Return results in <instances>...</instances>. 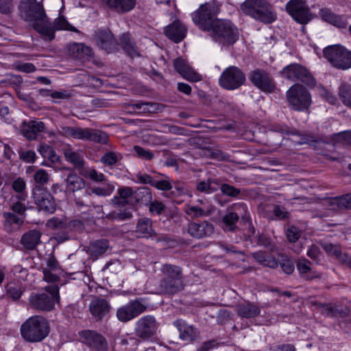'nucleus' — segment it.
Listing matches in <instances>:
<instances>
[{"mask_svg":"<svg viewBox=\"0 0 351 351\" xmlns=\"http://www.w3.org/2000/svg\"><path fill=\"white\" fill-rule=\"evenodd\" d=\"M108 247L109 242L107 239H99L90 243L88 250L92 256L98 257L106 253Z\"/></svg>","mask_w":351,"mask_h":351,"instance_id":"38","label":"nucleus"},{"mask_svg":"<svg viewBox=\"0 0 351 351\" xmlns=\"http://www.w3.org/2000/svg\"><path fill=\"white\" fill-rule=\"evenodd\" d=\"M173 325L180 332V338L184 341H194L199 336V330L193 326L189 325L185 321L178 319L173 322Z\"/></svg>","mask_w":351,"mask_h":351,"instance_id":"26","label":"nucleus"},{"mask_svg":"<svg viewBox=\"0 0 351 351\" xmlns=\"http://www.w3.org/2000/svg\"><path fill=\"white\" fill-rule=\"evenodd\" d=\"M186 27L179 20H175L167 26L165 30L166 36L176 43L182 42L186 37Z\"/></svg>","mask_w":351,"mask_h":351,"instance_id":"25","label":"nucleus"},{"mask_svg":"<svg viewBox=\"0 0 351 351\" xmlns=\"http://www.w3.org/2000/svg\"><path fill=\"white\" fill-rule=\"evenodd\" d=\"M286 235L290 242L295 243L300 237V231L298 228L293 226L287 228Z\"/></svg>","mask_w":351,"mask_h":351,"instance_id":"62","label":"nucleus"},{"mask_svg":"<svg viewBox=\"0 0 351 351\" xmlns=\"http://www.w3.org/2000/svg\"><path fill=\"white\" fill-rule=\"evenodd\" d=\"M249 79L254 86L263 93H273L276 89L274 79L264 69H256L251 71Z\"/></svg>","mask_w":351,"mask_h":351,"instance_id":"14","label":"nucleus"},{"mask_svg":"<svg viewBox=\"0 0 351 351\" xmlns=\"http://www.w3.org/2000/svg\"><path fill=\"white\" fill-rule=\"evenodd\" d=\"M41 232L38 230H30L25 232L20 240V243L23 248L28 251L36 249L40 243Z\"/></svg>","mask_w":351,"mask_h":351,"instance_id":"30","label":"nucleus"},{"mask_svg":"<svg viewBox=\"0 0 351 351\" xmlns=\"http://www.w3.org/2000/svg\"><path fill=\"white\" fill-rule=\"evenodd\" d=\"M280 75L283 78L292 82L300 81L310 88H314L316 85V80L309 71L298 63H292L284 67Z\"/></svg>","mask_w":351,"mask_h":351,"instance_id":"10","label":"nucleus"},{"mask_svg":"<svg viewBox=\"0 0 351 351\" xmlns=\"http://www.w3.org/2000/svg\"><path fill=\"white\" fill-rule=\"evenodd\" d=\"M123 158L122 155L119 152H108L101 158V162L106 166H113Z\"/></svg>","mask_w":351,"mask_h":351,"instance_id":"50","label":"nucleus"},{"mask_svg":"<svg viewBox=\"0 0 351 351\" xmlns=\"http://www.w3.org/2000/svg\"><path fill=\"white\" fill-rule=\"evenodd\" d=\"M321 245L328 255L335 256L339 261L343 255L339 245L324 242L321 243Z\"/></svg>","mask_w":351,"mask_h":351,"instance_id":"52","label":"nucleus"},{"mask_svg":"<svg viewBox=\"0 0 351 351\" xmlns=\"http://www.w3.org/2000/svg\"><path fill=\"white\" fill-rule=\"evenodd\" d=\"M240 9L245 15L264 24H271L277 19V13L267 0H245Z\"/></svg>","mask_w":351,"mask_h":351,"instance_id":"2","label":"nucleus"},{"mask_svg":"<svg viewBox=\"0 0 351 351\" xmlns=\"http://www.w3.org/2000/svg\"><path fill=\"white\" fill-rule=\"evenodd\" d=\"M258 243L271 251H274L276 247L274 241L269 236L264 234H262L258 237Z\"/></svg>","mask_w":351,"mask_h":351,"instance_id":"59","label":"nucleus"},{"mask_svg":"<svg viewBox=\"0 0 351 351\" xmlns=\"http://www.w3.org/2000/svg\"><path fill=\"white\" fill-rule=\"evenodd\" d=\"M152 199L151 189L148 187L138 188L134 193V199L136 203L147 206L152 201Z\"/></svg>","mask_w":351,"mask_h":351,"instance_id":"39","label":"nucleus"},{"mask_svg":"<svg viewBox=\"0 0 351 351\" xmlns=\"http://www.w3.org/2000/svg\"><path fill=\"white\" fill-rule=\"evenodd\" d=\"M50 25L53 29V37H51V36H43V37H45L46 40H48L49 41L54 39L55 32L56 30L64 29L71 31L73 32H79V30L75 27H73L72 25H71L64 16H60L57 18L56 19H55L53 23H51L50 21Z\"/></svg>","mask_w":351,"mask_h":351,"instance_id":"35","label":"nucleus"},{"mask_svg":"<svg viewBox=\"0 0 351 351\" xmlns=\"http://www.w3.org/2000/svg\"><path fill=\"white\" fill-rule=\"evenodd\" d=\"M272 212L275 217L280 220L287 219L290 217V213L285 207L280 205H274Z\"/></svg>","mask_w":351,"mask_h":351,"instance_id":"58","label":"nucleus"},{"mask_svg":"<svg viewBox=\"0 0 351 351\" xmlns=\"http://www.w3.org/2000/svg\"><path fill=\"white\" fill-rule=\"evenodd\" d=\"M94 38L97 47L108 53L115 52L119 49V44L109 29L97 30Z\"/></svg>","mask_w":351,"mask_h":351,"instance_id":"17","label":"nucleus"},{"mask_svg":"<svg viewBox=\"0 0 351 351\" xmlns=\"http://www.w3.org/2000/svg\"><path fill=\"white\" fill-rule=\"evenodd\" d=\"M152 186L160 191H169L173 189L169 178L165 174L156 175Z\"/></svg>","mask_w":351,"mask_h":351,"instance_id":"48","label":"nucleus"},{"mask_svg":"<svg viewBox=\"0 0 351 351\" xmlns=\"http://www.w3.org/2000/svg\"><path fill=\"white\" fill-rule=\"evenodd\" d=\"M24 289L22 286L16 283H10L7 286V295L14 300H19Z\"/></svg>","mask_w":351,"mask_h":351,"instance_id":"53","label":"nucleus"},{"mask_svg":"<svg viewBox=\"0 0 351 351\" xmlns=\"http://www.w3.org/2000/svg\"><path fill=\"white\" fill-rule=\"evenodd\" d=\"M215 43L221 47L233 45L239 37V29L230 21L217 19L208 32Z\"/></svg>","mask_w":351,"mask_h":351,"instance_id":"3","label":"nucleus"},{"mask_svg":"<svg viewBox=\"0 0 351 351\" xmlns=\"http://www.w3.org/2000/svg\"><path fill=\"white\" fill-rule=\"evenodd\" d=\"M12 187L17 193L15 197L18 200L25 201L27 197L25 192L26 183L22 178H17L12 182Z\"/></svg>","mask_w":351,"mask_h":351,"instance_id":"44","label":"nucleus"},{"mask_svg":"<svg viewBox=\"0 0 351 351\" xmlns=\"http://www.w3.org/2000/svg\"><path fill=\"white\" fill-rule=\"evenodd\" d=\"M173 66L175 70L185 80L197 82L202 80V76L197 73L188 63L182 58H176L174 60Z\"/></svg>","mask_w":351,"mask_h":351,"instance_id":"21","label":"nucleus"},{"mask_svg":"<svg viewBox=\"0 0 351 351\" xmlns=\"http://www.w3.org/2000/svg\"><path fill=\"white\" fill-rule=\"evenodd\" d=\"M324 206L335 213L351 209V193L325 199Z\"/></svg>","mask_w":351,"mask_h":351,"instance_id":"24","label":"nucleus"},{"mask_svg":"<svg viewBox=\"0 0 351 351\" xmlns=\"http://www.w3.org/2000/svg\"><path fill=\"white\" fill-rule=\"evenodd\" d=\"M82 341L89 348L97 351H104L107 349L108 343L105 337L93 330H84L79 332Z\"/></svg>","mask_w":351,"mask_h":351,"instance_id":"18","label":"nucleus"},{"mask_svg":"<svg viewBox=\"0 0 351 351\" xmlns=\"http://www.w3.org/2000/svg\"><path fill=\"white\" fill-rule=\"evenodd\" d=\"M19 158L25 162H34L36 158V153L32 150L19 152Z\"/></svg>","mask_w":351,"mask_h":351,"instance_id":"63","label":"nucleus"},{"mask_svg":"<svg viewBox=\"0 0 351 351\" xmlns=\"http://www.w3.org/2000/svg\"><path fill=\"white\" fill-rule=\"evenodd\" d=\"M120 45L124 51L131 58L140 56L138 48L132 40L130 34H123L120 37Z\"/></svg>","mask_w":351,"mask_h":351,"instance_id":"36","label":"nucleus"},{"mask_svg":"<svg viewBox=\"0 0 351 351\" xmlns=\"http://www.w3.org/2000/svg\"><path fill=\"white\" fill-rule=\"evenodd\" d=\"M239 219H237L230 213H227L222 217L221 227L225 232H235L238 229L237 222Z\"/></svg>","mask_w":351,"mask_h":351,"instance_id":"45","label":"nucleus"},{"mask_svg":"<svg viewBox=\"0 0 351 351\" xmlns=\"http://www.w3.org/2000/svg\"><path fill=\"white\" fill-rule=\"evenodd\" d=\"M101 213L103 215H104V213L101 210ZM132 214L130 213H117L115 211L110 213L107 215H102V218H106L108 219H118V220H125L130 219L132 217Z\"/></svg>","mask_w":351,"mask_h":351,"instance_id":"60","label":"nucleus"},{"mask_svg":"<svg viewBox=\"0 0 351 351\" xmlns=\"http://www.w3.org/2000/svg\"><path fill=\"white\" fill-rule=\"evenodd\" d=\"M133 150L136 155L141 159L152 160L154 158V154L151 150L145 149L139 145H134Z\"/></svg>","mask_w":351,"mask_h":351,"instance_id":"56","label":"nucleus"},{"mask_svg":"<svg viewBox=\"0 0 351 351\" xmlns=\"http://www.w3.org/2000/svg\"><path fill=\"white\" fill-rule=\"evenodd\" d=\"M286 10L298 23L306 25L313 19L310 8L302 0H290L286 4Z\"/></svg>","mask_w":351,"mask_h":351,"instance_id":"15","label":"nucleus"},{"mask_svg":"<svg viewBox=\"0 0 351 351\" xmlns=\"http://www.w3.org/2000/svg\"><path fill=\"white\" fill-rule=\"evenodd\" d=\"M324 56L332 66L342 70L351 68V51L341 45L326 47Z\"/></svg>","mask_w":351,"mask_h":351,"instance_id":"9","label":"nucleus"},{"mask_svg":"<svg viewBox=\"0 0 351 351\" xmlns=\"http://www.w3.org/2000/svg\"><path fill=\"white\" fill-rule=\"evenodd\" d=\"M43 293H32L29 298L32 308L39 311H51L60 302L59 287L56 285L46 286Z\"/></svg>","mask_w":351,"mask_h":351,"instance_id":"6","label":"nucleus"},{"mask_svg":"<svg viewBox=\"0 0 351 351\" xmlns=\"http://www.w3.org/2000/svg\"><path fill=\"white\" fill-rule=\"evenodd\" d=\"M227 211L237 219H244L247 213V207L245 204L239 202L228 207Z\"/></svg>","mask_w":351,"mask_h":351,"instance_id":"47","label":"nucleus"},{"mask_svg":"<svg viewBox=\"0 0 351 351\" xmlns=\"http://www.w3.org/2000/svg\"><path fill=\"white\" fill-rule=\"evenodd\" d=\"M111 10L118 14L128 12L134 9L136 0H102Z\"/></svg>","mask_w":351,"mask_h":351,"instance_id":"31","label":"nucleus"},{"mask_svg":"<svg viewBox=\"0 0 351 351\" xmlns=\"http://www.w3.org/2000/svg\"><path fill=\"white\" fill-rule=\"evenodd\" d=\"M245 80V75L241 69L236 66H230L221 73L219 84L223 88L232 90L243 85Z\"/></svg>","mask_w":351,"mask_h":351,"instance_id":"11","label":"nucleus"},{"mask_svg":"<svg viewBox=\"0 0 351 351\" xmlns=\"http://www.w3.org/2000/svg\"><path fill=\"white\" fill-rule=\"evenodd\" d=\"M158 329L156 318L150 315L143 316L138 319L135 324V335L143 340H148L153 337Z\"/></svg>","mask_w":351,"mask_h":351,"instance_id":"16","label":"nucleus"},{"mask_svg":"<svg viewBox=\"0 0 351 351\" xmlns=\"http://www.w3.org/2000/svg\"><path fill=\"white\" fill-rule=\"evenodd\" d=\"M254 258L260 264L275 269L278 266V261L271 254L265 252H258L254 254Z\"/></svg>","mask_w":351,"mask_h":351,"instance_id":"41","label":"nucleus"},{"mask_svg":"<svg viewBox=\"0 0 351 351\" xmlns=\"http://www.w3.org/2000/svg\"><path fill=\"white\" fill-rule=\"evenodd\" d=\"M235 310L239 317L245 319L256 317L261 313V308L256 304L247 300L239 302Z\"/></svg>","mask_w":351,"mask_h":351,"instance_id":"27","label":"nucleus"},{"mask_svg":"<svg viewBox=\"0 0 351 351\" xmlns=\"http://www.w3.org/2000/svg\"><path fill=\"white\" fill-rule=\"evenodd\" d=\"M339 96L342 103L351 109V86L341 84L339 88Z\"/></svg>","mask_w":351,"mask_h":351,"instance_id":"49","label":"nucleus"},{"mask_svg":"<svg viewBox=\"0 0 351 351\" xmlns=\"http://www.w3.org/2000/svg\"><path fill=\"white\" fill-rule=\"evenodd\" d=\"M49 173L43 169L36 171L33 176V179L36 184V186H40V187L47 184L49 181Z\"/></svg>","mask_w":351,"mask_h":351,"instance_id":"54","label":"nucleus"},{"mask_svg":"<svg viewBox=\"0 0 351 351\" xmlns=\"http://www.w3.org/2000/svg\"><path fill=\"white\" fill-rule=\"evenodd\" d=\"M66 191L70 195L82 191L86 185L85 180L75 173H70L65 180Z\"/></svg>","mask_w":351,"mask_h":351,"instance_id":"32","label":"nucleus"},{"mask_svg":"<svg viewBox=\"0 0 351 351\" xmlns=\"http://www.w3.org/2000/svg\"><path fill=\"white\" fill-rule=\"evenodd\" d=\"M271 130L281 134L298 136L300 138L298 141L300 144H308L317 141L316 136L313 134L309 132H301L297 130H291L290 128L285 124H273L271 125Z\"/></svg>","mask_w":351,"mask_h":351,"instance_id":"23","label":"nucleus"},{"mask_svg":"<svg viewBox=\"0 0 351 351\" xmlns=\"http://www.w3.org/2000/svg\"><path fill=\"white\" fill-rule=\"evenodd\" d=\"M45 130V123L37 120L25 123L22 129L23 134L28 140H35L38 134Z\"/></svg>","mask_w":351,"mask_h":351,"instance_id":"33","label":"nucleus"},{"mask_svg":"<svg viewBox=\"0 0 351 351\" xmlns=\"http://www.w3.org/2000/svg\"><path fill=\"white\" fill-rule=\"evenodd\" d=\"M64 154L66 161L72 164L75 168L82 169L84 167V160L80 153L68 148L64 149Z\"/></svg>","mask_w":351,"mask_h":351,"instance_id":"42","label":"nucleus"},{"mask_svg":"<svg viewBox=\"0 0 351 351\" xmlns=\"http://www.w3.org/2000/svg\"><path fill=\"white\" fill-rule=\"evenodd\" d=\"M3 217L5 219V226L6 228L11 226L13 224L20 226L23 224L25 220L24 217L10 212L5 213L3 214Z\"/></svg>","mask_w":351,"mask_h":351,"instance_id":"51","label":"nucleus"},{"mask_svg":"<svg viewBox=\"0 0 351 351\" xmlns=\"http://www.w3.org/2000/svg\"><path fill=\"white\" fill-rule=\"evenodd\" d=\"M147 308V306L143 299L136 298L118 308L116 317L119 322L127 323L145 312Z\"/></svg>","mask_w":351,"mask_h":351,"instance_id":"12","label":"nucleus"},{"mask_svg":"<svg viewBox=\"0 0 351 351\" xmlns=\"http://www.w3.org/2000/svg\"><path fill=\"white\" fill-rule=\"evenodd\" d=\"M318 307L320 308L322 314L328 317H335L336 306L330 304H318Z\"/></svg>","mask_w":351,"mask_h":351,"instance_id":"61","label":"nucleus"},{"mask_svg":"<svg viewBox=\"0 0 351 351\" xmlns=\"http://www.w3.org/2000/svg\"><path fill=\"white\" fill-rule=\"evenodd\" d=\"M219 186V182L213 179H208L207 181H200L196 184L197 190L205 193H212L216 191Z\"/></svg>","mask_w":351,"mask_h":351,"instance_id":"43","label":"nucleus"},{"mask_svg":"<svg viewBox=\"0 0 351 351\" xmlns=\"http://www.w3.org/2000/svg\"><path fill=\"white\" fill-rule=\"evenodd\" d=\"M166 210L165 205L158 200H152L149 204V210L152 215H160L165 213Z\"/></svg>","mask_w":351,"mask_h":351,"instance_id":"57","label":"nucleus"},{"mask_svg":"<svg viewBox=\"0 0 351 351\" xmlns=\"http://www.w3.org/2000/svg\"><path fill=\"white\" fill-rule=\"evenodd\" d=\"M155 178H156V176H151L150 175H149L147 173H143L141 172L138 173L136 175V178L138 182L144 184H149L152 186H153Z\"/></svg>","mask_w":351,"mask_h":351,"instance_id":"64","label":"nucleus"},{"mask_svg":"<svg viewBox=\"0 0 351 351\" xmlns=\"http://www.w3.org/2000/svg\"><path fill=\"white\" fill-rule=\"evenodd\" d=\"M221 192L223 195L232 198L242 199L246 195L245 189L237 188L229 184H219Z\"/></svg>","mask_w":351,"mask_h":351,"instance_id":"40","label":"nucleus"},{"mask_svg":"<svg viewBox=\"0 0 351 351\" xmlns=\"http://www.w3.org/2000/svg\"><path fill=\"white\" fill-rule=\"evenodd\" d=\"M136 232L138 237L155 239L160 241L156 232L153 230L152 220L149 218H141L138 220L136 226Z\"/></svg>","mask_w":351,"mask_h":351,"instance_id":"28","label":"nucleus"},{"mask_svg":"<svg viewBox=\"0 0 351 351\" xmlns=\"http://www.w3.org/2000/svg\"><path fill=\"white\" fill-rule=\"evenodd\" d=\"M184 288L183 280H178V278L173 279L160 278L157 291L159 294L173 295Z\"/></svg>","mask_w":351,"mask_h":351,"instance_id":"22","label":"nucleus"},{"mask_svg":"<svg viewBox=\"0 0 351 351\" xmlns=\"http://www.w3.org/2000/svg\"><path fill=\"white\" fill-rule=\"evenodd\" d=\"M278 265H280L282 271L288 275L291 274L295 269L293 261L289 258L287 256H281Z\"/></svg>","mask_w":351,"mask_h":351,"instance_id":"55","label":"nucleus"},{"mask_svg":"<svg viewBox=\"0 0 351 351\" xmlns=\"http://www.w3.org/2000/svg\"><path fill=\"white\" fill-rule=\"evenodd\" d=\"M32 198L40 210L45 213H54L57 208L55 198L47 190L40 186H34L32 189Z\"/></svg>","mask_w":351,"mask_h":351,"instance_id":"13","label":"nucleus"},{"mask_svg":"<svg viewBox=\"0 0 351 351\" xmlns=\"http://www.w3.org/2000/svg\"><path fill=\"white\" fill-rule=\"evenodd\" d=\"M187 232L193 238L203 239L213 234L214 226L208 221L190 222L187 226Z\"/></svg>","mask_w":351,"mask_h":351,"instance_id":"20","label":"nucleus"},{"mask_svg":"<svg viewBox=\"0 0 351 351\" xmlns=\"http://www.w3.org/2000/svg\"><path fill=\"white\" fill-rule=\"evenodd\" d=\"M90 313L96 322L102 321L110 313L112 306L110 301L103 297H95L88 306Z\"/></svg>","mask_w":351,"mask_h":351,"instance_id":"19","label":"nucleus"},{"mask_svg":"<svg viewBox=\"0 0 351 351\" xmlns=\"http://www.w3.org/2000/svg\"><path fill=\"white\" fill-rule=\"evenodd\" d=\"M50 332L48 321L43 317L34 315L27 319L21 326L22 337L31 343L40 342Z\"/></svg>","mask_w":351,"mask_h":351,"instance_id":"4","label":"nucleus"},{"mask_svg":"<svg viewBox=\"0 0 351 351\" xmlns=\"http://www.w3.org/2000/svg\"><path fill=\"white\" fill-rule=\"evenodd\" d=\"M62 132L66 137L88 141L99 144L106 145L109 141V136L106 132L90 128L66 126L62 128Z\"/></svg>","mask_w":351,"mask_h":351,"instance_id":"7","label":"nucleus"},{"mask_svg":"<svg viewBox=\"0 0 351 351\" xmlns=\"http://www.w3.org/2000/svg\"><path fill=\"white\" fill-rule=\"evenodd\" d=\"M319 14L323 21L338 28H346L348 25V22L344 16L337 15L329 8L320 9Z\"/></svg>","mask_w":351,"mask_h":351,"instance_id":"29","label":"nucleus"},{"mask_svg":"<svg viewBox=\"0 0 351 351\" xmlns=\"http://www.w3.org/2000/svg\"><path fill=\"white\" fill-rule=\"evenodd\" d=\"M221 6V3L215 0L201 4L197 10L191 13L192 21L199 29L208 32L217 19Z\"/></svg>","mask_w":351,"mask_h":351,"instance_id":"5","label":"nucleus"},{"mask_svg":"<svg viewBox=\"0 0 351 351\" xmlns=\"http://www.w3.org/2000/svg\"><path fill=\"white\" fill-rule=\"evenodd\" d=\"M160 271L162 274L161 278L173 279L178 278V280H183L182 269L178 265L165 263L161 265Z\"/></svg>","mask_w":351,"mask_h":351,"instance_id":"37","label":"nucleus"},{"mask_svg":"<svg viewBox=\"0 0 351 351\" xmlns=\"http://www.w3.org/2000/svg\"><path fill=\"white\" fill-rule=\"evenodd\" d=\"M286 97L288 106L295 111L308 110L312 103L310 92L299 83L292 85L288 89Z\"/></svg>","mask_w":351,"mask_h":351,"instance_id":"8","label":"nucleus"},{"mask_svg":"<svg viewBox=\"0 0 351 351\" xmlns=\"http://www.w3.org/2000/svg\"><path fill=\"white\" fill-rule=\"evenodd\" d=\"M19 11L21 18L29 23L32 28L41 36H53L50 19L41 3L36 0H21Z\"/></svg>","mask_w":351,"mask_h":351,"instance_id":"1","label":"nucleus"},{"mask_svg":"<svg viewBox=\"0 0 351 351\" xmlns=\"http://www.w3.org/2000/svg\"><path fill=\"white\" fill-rule=\"evenodd\" d=\"M310 265L311 262L306 258H300L296 263L297 269L300 276L306 280L313 278V276L310 275L311 271Z\"/></svg>","mask_w":351,"mask_h":351,"instance_id":"46","label":"nucleus"},{"mask_svg":"<svg viewBox=\"0 0 351 351\" xmlns=\"http://www.w3.org/2000/svg\"><path fill=\"white\" fill-rule=\"evenodd\" d=\"M72 197H73V200L76 206L79 208L94 206L92 201L93 190L90 186L86 187V185L82 191H79Z\"/></svg>","mask_w":351,"mask_h":351,"instance_id":"34","label":"nucleus"}]
</instances>
